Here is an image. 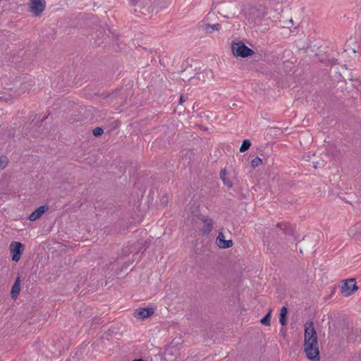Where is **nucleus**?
Segmentation results:
<instances>
[{
    "instance_id": "obj_6",
    "label": "nucleus",
    "mask_w": 361,
    "mask_h": 361,
    "mask_svg": "<svg viewBox=\"0 0 361 361\" xmlns=\"http://www.w3.org/2000/svg\"><path fill=\"white\" fill-rule=\"evenodd\" d=\"M45 7V0H31L30 4V11L34 16H39Z\"/></svg>"
},
{
    "instance_id": "obj_10",
    "label": "nucleus",
    "mask_w": 361,
    "mask_h": 361,
    "mask_svg": "<svg viewBox=\"0 0 361 361\" xmlns=\"http://www.w3.org/2000/svg\"><path fill=\"white\" fill-rule=\"evenodd\" d=\"M49 209V206L42 205L39 207L37 209L32 212L29 216V220L31 221H36L39 219L42 215Z\"/></svg>"
},
{
    "instance_id": "obj_18",
    "label": "nucleus",
    "mask_w": 361,
    "mask_h": 361,
    "mask_svg": "<svg viewBox=\"0 0 361 361\" xmlns=\"http://www.w3.org/2000/svg\"><path fill=\"white\" fill-rule=\"evenodd\" d=\"M221 27V25L219 23H216L212 25L209 24H206L204 27V31L207 33H212L214 30H219Z\"/></svg>"
},
{
    "instance_id": "obj_12",
    "label": "nucleus",
    "mask_w": 361,
    "mask_h": 361,
    "mask_svg": "<svg viewBox=\"0 0 361 361\" xmlns=\"http://www.w3.org/2000/svg\"><path fill=\"white\" fill-rule=\"evenodd\" d=\"M20 290V277H17V279H16V281L11 288V298L13 299H16L17 298V296L18 295Z\"/></svg>"
},
{
    "instance_id": "obj_22",
    "label": "nucleus",
    "mask_w": 361,
    "mask_h": 361,
    "mask_svg": "<svg viewBox=\"0 0 361 361\" xmlns=\"http://www.w3.org/2000/svg\"><path fill=\"white\" fill-rule=\"evenodd\" d=\"M92 133L95 137H99L104 133V130L102 128L97 127L92 130Z\"/></svg>"
},
{
    "instance_id": "obj_27",
    "label": "nucleus",
    "mask_w": 361,
    "mask_h": 361,
    "mask_svg": "<svg viewBox=\"0 0 361 361\" xmlns=\"http://www.w3.org/2000/svg\"><path fill=\"white\" fill-rule=\"evenodd\" d=\"M162 200L164 202H168L167 197H164Z\"/></svg>"
},
{
    "instance_id": "obj_20",
    "label": "nucleus",
    "mask_w": 361,
    "mask_h": 361,
    "mask_svg": "<svg viewBox=\"0 0 361 361\" xmlns=\"http://www.w3.org/2000/svg\"><path fill=\"white\" fill-rule=\"evenodd\" d=\"M251 146V142H250V140H244L243 141V143L240 147V152H244L245 151H247L250 147Z\"/></svg>"
},
{
    "instance_id": "obj_4",
    "label": "nucleus",
    "mask_w": 361,
    "mask_h": 361,
    "mask_svg": "<svg viewBox=\"0 0 361 361\" xmlns=\"http://www.w3.org/2000/svg\"><path fill=\"white\" fill-rule=\"evenodd\" d=\"M343 283L341 286V291L345 297L351 295L358 289L355 279H346L345 281H343Z\"/></svg>"
},
{
    "instance_id": "obj_13",
    "label": "nucleus",
    "mask_w": 361,
    "mask_h": 361,
    "mask_svg": "<svg viewBox=\"0 0 361 361\" xmlns=\"http://www.w3.org/2000/svg\"><path fill=\"white\" fill-rule=\"evenodd\" d=\"M226 169H223L220 171V178L222 180L224 184L227 186L228 188H231L233 187V182L228 178L226 176Z\"/></svg>"
},
{
    "instance_id": "obj_16",
    "label": "nucleus",
    "mask_w": 361,
    "mask_h": 361,
    "mask_svg": "<svg viewBox=\"0 0 361 361\" xmlns=\"http://www.w3.org/2000/svg\"><path fill=\"white\" fill-rule=\"evenodd\" d=\"M20 94L18 93L17 96H19ZM14 97H16V96H13L12 94H9V93H6V92H3L1 91H0V103H3V102H9L11 101H12Z\"/></svg>"
},
{
    "instance_id": "obj_1",
    "label": "nucleus",
    "mask_w": 361,
    "mask_h": 361,
    "mask_svg": "<svg viewBox=\"0 0 361 361\" xmlns=\"http://www.w3.org/2000/svg\"><path fill=\"white\" fill-rule=\"evenodd\" d=\"M304 350L311 361H319L318 337L314 322L311 320L305 324Z\"/></svg>"
},
{
    "instance_id": "obj_2",
    "label": "nucleus",
    "mask_w": 361,
    "mask_h": 361,
    "mask_svg": "<svg viewBox=\"0 0 361 361\" xmlns=\"http://www.w3.org/2000/svg\"><path fill=\"white\" fill-rule=\"evenodd\" d=\"M231 51L235 57L246 58L255 54V51L241 41L233 42Z\"/></svg>"
},
{
    "instance_id": "obj_21",
    "label": "nucleus",
    "mask_w": 361,
    "mask_h": 361,
    "mask_svg": "<svg viewBox=\"0 0 361 361\" xmlns=\"http://www.w3.org/2000/svg\"><path fill=\"white\" fill-rule=\"evenodd\" d=\"M262 164V160L259 157H257L251 161V166L252 168H256Z\"/></svg>"
},
{
    "instance_id": "obj_8",
    "label": "nucleus",
    "mask_w": 361,
    "mask_h": 361,
    "mask_svg": "<svg viewBox=\"0 0 361 361\" xmlns=\"http://www.w3.org/2000/svg\"><path fill=\"white\" fill-rule=\"evenodd\" d=\"M199 219L204 224L201 230L202 233L204 235L209 234L213 228V220L209 216L203 215H202Z\"/></svg>"
},
{
    "instance_id": "obj_14",
    "label": "nucleus",
    "mask_w": 361,
    "mask_h": 361,
    "mask_svg": "<svg viewBox=\"0 0 361 361\" xmlns=\"http://www.w3.org/2000/svg\"><path fill=\"white\" fill-rule=\"evenodd\" d=\"M276 227L281 230L285 234H291L293 229L290 225L288 223L281 222L276 224Z\"/></svg>"
},
{
    "instance_id": "obj_7",
    "label": "nucleus",
    "mask_w": 361,
    "mask_h": 361,
    "mask_svg": "<svg viewBox=\"0 0 361 361\" xmlns=\"http://www.w3.org/2000/svg\"><path fill=\"white\" fill-rule=\"evenodd\" d=\"M154 313V311L152 308H138L134 310L133 316L137 319H144L145 318L149 317Z\"/></svg>"
},
{
    "instance_id": "obj_23",
    "label": "nucleus",
    "mask_w": 361,
    "mask_h": 361,
    "mask_svg": "<svg viewBox=\"0 0 361 361\" xmlns=\"http://www.w3.org/2000/svg\"><path fill=\"white\" fill-rule=\"evenodd\" d=\"M183 157L185 158V159H190L192 156L194 154L192 150L188 149L183 151Z\"/></svg>"
},
{
    "instance_id": "obj_9",
    "label": "nucleus",
    "mask_w": 361,
    "mask_h": 361,
    "mask_svg": "<svg viewBox=\"0 0 361 361\" xmlns=\"http://www.w3.org/2000/svg\"><path fill=\"white\" fill-rule=\"evenodd\" d=\"M216 243L220 248L226 249L233 246V241L231 240H225L224 235L220 232L216 238Z\"/></svg>"
},
{
    "instance_id": "obj_17",
    "label": "nucleus",
    "mask_w": 361,
    "mask_h": 361,
    "mask_svg": "<svg viewBox=\"0 0 361 361\" xmlns=\"http://www.w3.org/2000/svg\"><path fill=\"white\" fill-rule=\"evenodd\" d=\"M360 230H361V228L355 225L348 229V235L354 238L360 240V233H358V231Z\"/></svg>"
},
{
    "instance_id": "obj_25",
    "label": "nucleus",
    "mask_w": 361,
    "mask_h": 361,
    "mask_svg": "<svg viewBox=\"0 0 361 361\" xmlns=\"http://www.w3.org/2000/svg\"><path fill=\"white\" fill-rule=\"evenodd\" d=\"M6 166V164H4L2 158L0 157V168L4 169Z\"/></svg>"
},
{
    "instance_id": "obj_3",
    "label": "nucleus",
    "mask_w": 361,
    "mask_h": 361,
    "mask_svg": "<svg viewBox=\"0 0 361 361\" xmlns=\"http://www.w3.org/2000/svg\"><path fill=\"white\" fill-rule=\"evenodd\" d=\"M130 4L135 6V12L147 15L152 11L151 0H130Z\"/></svg>"
},
{
    "instance_id": "obj_15",
    "label": "nucleus",
    "mask_w": 361,
    "mask_h": 361,
    "mask_svg": "<svg viewBox=\"0 0 361 361\" xmlns=\"http://www.w3.org/2000/svg\"><path fill=\"white\" fill-rule=\"evenodd\" d=\"M288 308L286 306L282 307L279 314V322L282 326L287 324Z\"/></svg>"
},
{
    "instance_id": "obj_24",
    "label": "nucleus",
    "mask_w": 361,
    "mask_h": 361,
    "mask_svg": "<svg viewBox=\"0 0 361 361\" xmlns=\"http://www.w3.org/2000/svg\"><path fill=\"white\" fill-rule=\"evenodd\" d=\"M188 99V95L187 94H182L180 97L179 104H182Z\"/></svg>"
},
{
    "instance_id": "obj_19",
    "label": "nucleus",
    "mask_w": 361,
    "mask_h": 361,
    "mask_svg": "<svg viewBox=\"0 0 361 361\" xmlns=\"http://www.w3.org/2000/svg\"><path fill=\"white\" fill-rule=\"evenodd\" d=\"M271 310L260 320V323L264 326H269L271 325Z\"/></svg>"
},
{
    "instance_id": "obj_26",
    "label": "nucleus",
    "mask_w": 361,
    "mask_h": 361,
    "mask_svg": "<svg viewBox=\"0 0 361 361\" xmlns=\"http://www.w3.org/2000/svg\"><path fill=\"white\" fill-rule=\"evenodd\" d=\"M162 200L164 202H168L167 197H164Z\"/></svg>"
},
{
    "instance_id": "obj_11",
    "label": "nucleus",
    "mask_w": 361,
    "mask_h": 361,
    "mask_svg": "<svg viewBox=\"0 0 361 361\" xmlns=\"http://www.w3.org/2000/svg\"><path fill=\"white\" fill-rule=\"evenodd\" d=\"M233 4L231 1L224 3L221 6L220 11L219 13L222 15L224 18H229L230 16L227 14V10H233Z\"/></svg>"
},
{
    "instance_id": "obj_5",
    "label": "nucleus",
    "mask_w": 361,
    "mask_h": 361,
    "mask_svg": "<svg viewBox=\"0 0 361 361\" xmlns=\"http://www.w3.org/2000/svg\"><path fill=\"white\" fill-rule=\"evenodd\" d=\"M11 259L14 262H18L24 251L25 246L20 242L13 241L10 245Z\"/></svg>"
}]
</instances>
